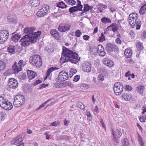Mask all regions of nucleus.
Masks as SVG:
<instances>
[{"instance_id":"nucleus-1","label":"nucleus","mask_w":146,"mask_h":146,"mask_svg":"<svg viewBox=\"0 0 146 146\" xmlns=\"http://www.w3.org/2000/svg\"><path fill=\"white\" fill-rule=\"evenodd\" d=\"M35 29L34 27H27L24 29V32L26 35L22 38L20 41L22 46H27L30 44V42L34 43L36 42L37 39L41 34V32L38 31L36 32H34Z\"/></svg>"},{"instance_id":"nucleus-2","label":"nucleus","mask_w":146,"mask_h":146,"mask_svg":"<svg viewBox=\"0 0 146 146\" xmlns=\"http://www.w3.org/2000/svg\"><path fill=\"white\" fill-rule=\"evenodd\" d=\"M78 55L64 46H63L62 56L60 60L62 63L70 61L71 63L76 64L78 62L77 59Z\"/></svg>"},{"instance_id":"nucleus-3","label":"nucleus","mask_w":146,"mask_h":146,"mask_svg":"<svg viewBox=\"0 0 146 146\" xmlns=\"http://www.w3.org/2000/svg\"><path fill=\"white\" fill-rule=\"evenodd\" d=\"M29 62L37 68H38L42 65V62L41 57L37 54H33L30 56Z\"/></svg>"},{"instance_id":"nucleus-4","label":"nucleus","mask_w":146,"mask_h":146,"mask_svg":"<svg viewBox=\"0 0 146 146\" xmlns=\"http://www.w3.org/2000/svg\"><path fill=\"white\" fill-rule=\"evenodd\" d=\"M123 89V86L121 83L116 82L115 83L113 87V90L116 95H120L122 92Z\"/></svg>"},{"instance_id":"nucleus-5","label":"nucleus","mask_w":146,"mask_h":146,"mask_svg":"<svg viewBox=\"0 0 146 146\" xmlns=\"http://www.w3.org/2000/svg\"><path fill=\"white\" fill-rule=\"evenodd\" d=\"M9 33L7 31H0V44H3L6 41L9 37Z\"/></svg>"},{"instance_id":"nucleus-6","label":"nucleus","mask_w":146,"mask_h":146,"mask_svg":"<svg viewBox=\"0 0 146 146\" xmlns=\"http://www.w3.org/2000/svg\"><path fill=\"white\" fill-rule=\"evenodd\" d=\"M68 73L65 71H62L59 73L58 76L56 79V80L58 81L61 79V81H65L68 80Z\"/></svg>"},{"instance_id":"nucleus-7","label":"nucleus","mask_w":146,"mask_h":146,"mask_svg":"<svg viewBox=\"0 0 146 146\" xmlns=\"http://www.w3.org/2000/svg\"><path fill=\"white\" fill-rule=\"evenodd\" d=\"M8 81V85L10 88L14 89L18 87V84L17 80L13 78H9Z\"/></svg>"},{"instance_id":"nucleus-8","label":"nucleus","mask_w":146,"mask_h":146,"mask_svg":"<svg viewBox=\"0 0 146 146\" xmlns=\"http://www.w3.org/2000/svg\"><path fill=\"white\" fill-rule=\"evenodd\" d=\"M60 24L58 27V31L61 32H64L70 30L71 26L70 24L66 23L64 26H61Z\"/></svg>"},{"instance_id":"nucleus-9","label":"nucleus","mask_w":146,"mask_h":146,"mask_svg":"<svg viewBox=\"0 0 146 146\" xmlns=\"http://www.w3.org/2000/svg\"><path fill=\"white\" fill-rule=\"evenodd\" d=\"M25 133H22L21 134V135L16 138L12 142V143L13 144L17 145L22 142L25 137Z\"/></svg>"},{"instance_id":"nucleus-10","label":"nucleus","mask_w":146,"mask_h":146,"mask_svg":"<svg viewBox=\"0 0 146 146\" xmlns=\"http://www.w3.org/2000/svg\"><path fill=\"white\" fill-rule=\"evenodd\" d=\"M51 35L57 40H60L61 34L56 29H52L50 31Z\"/></svg>"},{"instance_id":"nucleus-11","label":"nucleus","mask_w":146,"mask_h":146,"mask_svg":"<svg viewBox=\"0 0 146 146\" xmlns=\"http://www.w3.org/2000/svg\"><path fill=\"white\" fill-rule=\"evenodd\" d=\"M28 77L29 80H32L38 75L37 73L32 70H27Z\"/></svg>"},{"instance_id":"nucleus-12","label":"nucleus","mask_w":146,"mask_h":146,"mask_svg":"<svg viewBox=\"0 0 146 146\" xmlns=\"http://www.w3.org/2000/svg\"><path fill=\"white\" fill-rule=\"evenodd\" d=\"M112 133L113 137L115 141L117 142V139L119 138L122 135L121 132L118 129H117L115 132H114L113 130H112Z\"/></svg>"},{"instance_id":"nucleus-13","label":"nucleus","mask_w":146,"mask_h":146,"mask_svg":"<svg viewBox=\"0 0 146 146\" xmlns=\"http://www.w3.org/2000/svg\"><path fill=\"white\" fill-rule=\"evenodd\" d=\"M132 17H131V18H129V16L128 19L129 24L132 27V28H133L135 26L137 21L138 20V17L135 18L133 16Z\"/></svg>"},{"instance_id":"nucleus-14","label":"nucleus","mask_w":146,"mask_h":146,"mask_svg":"<svg viewBox=\"0 0 146 146\" xmlns=\"http://www.w3.org/2000/svg\"><path fill=\"white\" fill-rule=\"evenodd\" d=\"M103 64L109 67H111L114 65L113 61L110 59L104 58L103 60Z\"/></svg>"},{"instance_id":"nucleus-15","label":"nucleus","mask_w":146,"mask_h":146,"mask_svg":"<svg viewBox=\"0 0 146 146\" xmlns=\"http://www.w3.org/2000/svg\"><path fill=\"white\" fill-rule=\"evenodd\" d=\"M83 70L85 72H89L91 70V64L90 63L86 62L83 65Z\"/></svg>"},{"instance_id":"nucleus-16","label":"nucleus","mask_w":146,"mask_h":146,"mask_svg":"<svg viewBox=\"0 0 146 146\" xmlns=\"http://www.w3.org/2000/svg\"><path fill=\"white\" fill-rule=\"evenodd\" d=\"M12 68L13 72L15 74H18L20 71L22 70V68L21 69L19 66L17 65L16 62H15V63L13 65Z\"/></svg>"},{"instance_id":"nucleus-17","label":"nucleus","mask_w":146,"mask_h":146,"mask_svg":"<svg viewBox=\"0 0 146 146\" xmlns=\"http://www.w3.org/2000/svg\"><path fill=\"white\" fill-rule=\"evenodd\" d=\"M20 97H19L18 95H17L14 98V100L13 102V104L16 107H19L21 106V102L19 101L20 100Z\"/></svg>"},{"instance_id":"nucleus-18","label":"nucleus","mask_w":146,"mask_h":146,"mask_svg":"<svg viewBox=\"0 0 146 146\" xmlns=\"http://www.w3.org/2000/svg\"><path fill=\"white\" fill-rule=\"evenodd\" d=\"M106 50L109 53H110L113 51L114 45L111 43H107L105 48Z\"/></svg>"},{"instance_id":"nucleus-19","label":"nucleus","mask_w":146,"mask_h":146,"mask_svg":"<svg viewBox=\"0 0 146 146\" xmlns=\"http://www.w3.org/2000/svg\"><path fill=\"white\" fill-rule=\"evenodd\" d=\"M21 37V36L20 35L17 34H14L11 38V41L16 42L18 41Z\"/></svg>"},{"instance_id":"nucleus-20","label":"nucleus","mask_w":146,"mask_h":146,"mask_svg":"<svg viewBox=\"0 0 146 146\" xmlns=\"http://www.w3.org/2000/svg\"><path fill=\"white\" fill-rule=\"evenodd\" d=\"M132 54V51L130 48L126 49L124 51V54L126 58H130Z\"/></svg>"},{"instance_id":"nucleus-21","label":"nucleus","mask_w":146,"mask_h":146,"mask_svg":"<svg viewBox=\"0 0 146 146\" xmlns=\"http://www.w3.org/2000/svg\"><path fill=\"white\" fill-rule=\"evenodd\" d=\"M45 10L46 7H44L37 13V15L39 17L44 16L46 15Z\"/></svg>"},{"instance_id":"nucleus-22","label":"nucleus","mask_w":146,"mask_h":146,"mask_svg":"<svg viewBox=\"0 0 146 146\" xmlns=\"http://www.w3.org/2000/svg\"><path fill=\"white\" fill-rule=\"evenodd\" d=\"M82 11L78 7L76 6H73L70 7L69 9V11L71 13H73L74 12H77L78 11Z\"/></svg>"},{"instance_id":"nucleus-23","label":"nucleus","mask_w":146,"mask_h":146,"mask_svg":"<svg viewBox=\"0 0 146 146\" xmlns=\"http://www.w3.org/2000/svg\"><path fill=\"white\" fill-rule=\"evenodd\" d=\"M13 107L12 104L8 101L3 108L6 110H11Z\"/></svg>"},{"instance_id":"nucleus-24","label":"nucleus","mask_w":146,"mask_h":146,"mask_svg":"<svg viewBox=\"0 0 146 146\" xmlns=\"http://www.w3.org/2000/svg\"><path fill=\"white\" fill-rule=\"evenodd\" d=\"M8 101L3 97L0 96V106L3 108Z\"/></svg>"},{"instance_id":"nucleus-25","label":"nucleus","mask_w":146,"mask_h":146,"mask_svg":"<svg viewBox=\"0 0 146 146\" xmlns=\"http://www.w3.org/2000/svg\"><path fill=\"white\" fill-rule=\"evenodd\" d=\"M84 11H88L89 10H92L93 8L92 6H90L88 4H84Z\"/></svg>"},{"instance_id":"nucleus-26","label":"nucleus","mask_w":146,"mask_h":146,"mask_svg":"<svg viewBox=\"0 0 146 146\" xmlns=\"http://www.w3.org/2000/svg\"><path fill=\"white\" fill-rule=\"evenodd\" d=\"M90 51L91 54L96 55L97 54L98 50L97 48L93 47L90 49Z\"/></svg>"},{"instance_id":"nucleus-27","label":"nucleus","mask_w":146,"mask_h":146,"mask_svg":"<svg viewBox=\"0 0 146 146\" xmlns=\"http://www.w3.org/2000/svg\"><path fill=\"white\" fill-rule=\"evenodd\" d=\"M136 46L138 52L139 51V53L144 48L143 44L140 42H138L136 44Z\"/></svg>"},{"instance_id":"nucleus-28","label":"nucleus","mask_w":146,"mask_h":146,"mask_svg":"<svg viewBox=\"0 0 146 146\" xmlns=\"http://www.w3.org/2000/svg\"><path fill=\"white\" fill-rule=\"evenodd\" d=\"M144 89V86L142 85H141L137 87L136 90L137 91L139 92L140 94L142 95Z\"/></svg>"},{"instance_id":"nucleus-29","label":"nucleus","mask_w":146,"mask_h":146,"mask_svg":"<svg viewBox=\"0 0 146 146\" xmlns=\"http://www.w3.org/2000/svg\"><path fill=\"white\" fill-rule=\"evenodd\" d=\"M31 6L36 7L40 5V2L38 0H33L30 2Z\"/></svg>"},{"instance_id":"nucleus-30","label":"nucleus","mask_w":146,"mask_h":146,"mask_svg":"<svg viewBox=\"0 0 146 146\" xmlns=\"http://www.w3.org/2000/svg\"><path fill=\"white\" fill-rule=\"evenodd\" d=\"M62 82L63 83V88L66 86H69L71 87H73L74 85L71 82L67 81H62Z\"/></svg>"},{"instance_id":"nucleus-31","label":"nucleus","mask_w":146,"mask_h":146,"mask_svg":"<svg viewBox=\"0 0 146 146\" xmlns=\"http://www.w3.org/2000/svg\"><path fill=\"white\" fill-rule=\"evenodd\" d=\"M122 98L126 101L130 100L132 98V96L129 94L125 93L122 95Z\"/></svg>"},{"instance_id":"nucleus-32","label":"nucleus","mask_w":146,"mask_h":146,"mask_svg":"<svg viewBox=\"0 0 146 146\" xmlns=\"http://www.w3.org/2000/svg\"><path fill=\"white\" fill-rule=\"evenodd\" d=\"M15 49L14 46L10 45L8 48L7 51L13 54L15 52Z\"/></svg>"},{"instance_id":"nucleus-33","label":"nucleus","mask_w":146,"mask_h":146,"mask_svg":"<svg viewBox=\"0 0 146 146\" xmlns=\"http://www.w3.org/2000/svg\"><path fill=\"white\" fill-rule=\"evenodd\" d=\"M101 21L105 24L107 23H111V21L109 18H108L105 17H103L101 19Z\"/></svg>"},{"instance_id":"nucleus-34","label":"nucleus","mask_w":146,"mask_h":146,"mask_svg":"<svg viewBox=\"0 0 146 146\" xmlns=\"http://www.w3.org/2000/svg\"><path fill=\"white\" fill-rule=\"evenodd\" d=\"M6 68L5 63L2 61L0 60V72Z\"/></svg>"},{"instance_id":"nucleus-35","label":"nucleus","mask_w":146,"mask_h":146,"mask_svg":"<svg viewBox=\"0 0 146 146\" xmlns=\"http://www.w3.org/2000/svg\"><path fill=\"white\" fill-rule=\"evenodd\" d=\"M64 1L68 5L72 6L75 5L76 3V1L74 0H64Z\"/></svg>"},{"instance_id":"nucleus-36","label":"nucleus","mask_w":146,"mask_h":146,"mask_svg":"<svg viewBox=\"0 0 146 146\" xmlns=\"http://www.w3.org/2000/svg\"><path fill=\"white\" fill-rule=\"evenodd\" d=\"M122 143L123 146H128L129 144V140L127 138H124L122 140Z\"/></svg>"},{"instance_id":"nucleus-37","label":"nucleus","mask_w":146,"mask_h":146,"mask_svg":"<svg viewBox=\"0 0 146 146\" xmlns=\"http://www.w3.org/2000/svg\"><path fill=\"white\" fill-rule=\"evenodd\" d=\"M18 96L19 97H20V100H19L20 102H21V105H22L23 104H24L25 102V98H24V96L21 95H18Z\"/></svg>"},{"instance_id":"nucleus-38","label":"nucleus","mask_w":146,"mask_h":146,"mask_svg":"<svg viewBox=\"0 0 146 146\" xmlns=\"http://www.w3.org/2000/svg\"><path fill=\"white\" fill-rule=\"evenodd\" d=\"M136 24V29L137 30L140 29L141 25V22L140 19H138L137 21Z\"/></svg>"},{"instance_id":"nucleus-39","label":"nucleus","mask_w":146,"mask_h":146,"mask_svg":"<svg viewBox=\"0 0 146 146\" xmlns=\"http://www.w3.org/2000/svg\"><path fill=\"white\" fill-rule=\"evenodd\" d=\"M64 5H65V3L62 1H61L57 3L56 6L60 8L64 9Z\"/></svg>"},{"instance_id":"nucleus-40","label":"nucleus","mask_w":146,"mask_h":146,"mask_svg":"<svg viewBox=\"0 0 146 146\" xmlns=\"http://www.w3.org/2000/svg\"><path fill=\"white\" fill-rule=\"evenodd\" d=\"M54 86L56 88H63V83L62 82L61 83L57 82L55 84Z\"/></svg>"},{"instance_id":"nucleus-41","label":"nucleus","mask_w":146,"mask_h":146,"mask_svg":"<svg viewBox=\"0 0 146 146\" xmlns=\"http://www.w3.org/2000/svg\"><path fill=\"white\" fill-rule=\"evenodd\" d=\"M106 40L105 36L103 33H102L101 34V36L99 38V41L100 42H102Z\"/></svg>"},{"instance_id":"nucleus-42","label":"nucleus","mask_w":146,"mask_h":146,"mask_svg":"<svg viewBox=\"0 0 146 146\" xmlns=\"http://www.w3.org/2000/svg\"><path fill=\"white\" fill-rule=\"evenodd\" d=\"M144 6L143 5L140 8L139 11V13L141 15H143L145 13V10L144 9Z\"/></svg>"},{"instance_id":"nucleus-43","label":"nucleus","mask_w":146,"mask_h":146,"mask_svg":"<svg viewBox=\"0 0 146 146\" xmlns=\"http://www.w3.org/2000/svg\"><path fill=\"white\" fill-rule=\"evenodd\" d=\"M77 2L78 3L77 4L76 6L82 10L83 6L81 4V2L79 0H77Z\"/></svg>"},{"instance_id":"nucleus-44","label":"nucleus","mask_w":146,"mask_h":146,"mask_svg":"<svg viewBox=\"0 0 146 146\" xmlns=\"http://www.w3.org/2000/svg\"><path fill=\"white\" fill-rule=\"evenodd\" d=\"M140 121L141 122H145L146 119V115H144L139 118Z\"/></svg>"},{"instance_id":"nucleus-45","label":"nucleus","mask_w":146,"mask_h":146,"mask_svg":"<svg viewBox=\"0 0 146 146\" xmlns=\"http://www.w3.org/2000/svg\"><path fill=\"white\" fill-rule=\"evenodd\" d=\"M75 36L77 37H80L81 36L82 33L79 30H77L75 32Z\"/></svg>"},{"instance_id":"nucleus-46","label":"nucleus","mask_w":146,"mask_h":146,"mask_svg":"<svg viewBox=\"0 0 146 146\" xmlns=\"http://www.w3.org/2000/svg\"><path fill=\"white\" fill-rule=\"evenodd\" d=\"M98 6L99 7V8H101L102 10H104L107 8V6L106 5H103V4H99Z\"/></svg>"},{"instance_id":"nucleus-47","label":"nucleus","mask_w":146,"mask_h":146,"mask_svg":"<svg viewBox=\"0 0 146 146\" xmlns=\"http://www.w3.org/2000/svg\"><path fill=\"white\" fill-rule=\"evenodd\" d=\"M78 107L82 110H83L84 109V105L81 102H79L78 104Z\"/></svg>"},{"instance_id":"nucleus-48","label":"nucleus","mask_w":146,"mask_h":146,"mask_svg":"<svg viewBox=\"0 0 146 146\" xmlns=\"http://www.w3.org/2000/svg\"><path fill=\"white\" fill-rule=\"evenodd\" d=\"M98 50L100 51V52L104 51V48L101 44H99L98 45Z\"/></svg>"},{"instance_id":"nucleus-49","label":"nucleus","mask_w":146,"mask_h":146,"mask_svg":"<svg viewBox=\"0 0 146 146\" xmlns=\"http://www.w3.org/2000/svg\"><path fill=\"white\" fill-rule=\"evenodd\" d=\"M26 75L24 73H21L19 74V77L21 79L24 80L26 78Z\"/></svg>"},{"instance_id":"nucleus-50","label":"nucleus","mask_w":146,"mask_h":146,"mask_svg":"<svg viewBox=\"0 0 146 146\" xmlns=\"http://www.w3.org/2000/svg\"><path fill=\"white\" fill-rule=\"evenodd\" d=\"M46 105V102H44L38 108L36 109V111H38L40 110L42 108L44 107Z\"/></svg>"},{"instance_id":"nucleus-51","label":"nucleus","mask_w":146,"mask_h":146,"mask_svg":"<svg viewBox=\"0 0 146 146\" xmlns=\"http://www.w3.org/2000/svg\"><path fill=\"white\" fill-rule=\"evenodd\" d=\"M23 62V60H20L18 63H17V65L19 66V67L21 69L22 68V66Z\"/></svg>"},{"instance_id":"nucleus-52","label":"nucleus","mask_w":146,"mask_h":146,"mask_svg":"<svg viewBox=\"0 0 146 146\" xmlns=\"http://www.w3.org/2000/svg\"><path fill=\"white\" fill-rule=\"evenodd\" d=\"M142 137L140 135H139L138 136V140L140 144H143L144 143L143 141V140L142 139Z\"/></svg>"},{"instance_id":"nucleus-53","label":"nucleus","mask_w":146,"mask_h":146,"mask_svg":"<svg viewBox=\"0 0 146 146\" xmlns=\"http://www.w3.org/2000/svg\"><path fill=\"white\" fill-rule=\"evenodd\" d=\"M125 89L126 91H131L132 90V88L131 86L127 85L125 87Z\"/></svg>"},{"instance_id":"nucleus-54","label":"nucleus","mask_w":146,"mask_h":146,"mask_svg":"<svg viewBox=\"0 0 146 146\" xmlns=\"http://www.w3.org/2000/svg\"><path fill=\"white\" fill-rule=\"evenodd\" d=\"M104 76L102 74H100L98 75V79L100 81H102L104 80Z\"/></svg>"},{"instance_id":"nucleus-55","label":"nucleus","mask_w":146,"mask_h":146,"mask_svg":"<svg viewBox=\"0 0 146 146\" xmlns=\"http://www.w3.org/2000/svg\"><path fill=\"white\" fill-rule=\"evenodd\" d=\"M59 69V68L56 67H51L50 68L48 69L49 71H50L51 72L54 70H58Z\"/></svg>"},{"instance_id":"nucleus-56","label":"nucleus","mask_w":146,"mask_h":146,"mask_svg":"<svg viewBox=\"0 0 146 146\" xmlns=\"http://www.w3.org/2000/svg\"><path fill=\"white\" fill-rule=\"evenodd\" d=\"M129 18H131V17H134L135 18L137 17L138 16V14L135 13H132L130 14L129 15Z\"/></svg>"},{"instance_id":"nucleus-57","label":"nucleus","mask_w":146,"mask_h":146,"mask_svg":"<svg viewBox=\"0 0 146 146\" xmlns=\"http://www.w3.org/2000/svg\"><path fill=\"white\" fill-rule=\"evenodd\" d=\"M80 78L79 75H77L75 76L74 79V81L76 82L78 81Z\"/></svg>"},{"instance_id":"nucleus-58","label":"nucleus","mask_w":146,"mask_h":146,"mask_svg":"<svg viewBox=\"0 0 146 146\" xmlns=\"http://www.w3.org/2000/svg\"><path fill=\"white\" fill-rule=\"evenodd\" d=\"M42 82V81L41 80H38L34 82L33 85L34 86H35L41 83Z\"/></svg>"},{"instance_id":"nucleus-59","label":"nucleus","mask_w":146,"mask_h":146,"mask_svg":"<svg viewBox=\"0 0 146 146\" xmlns=\"http://www.w3.org/2000/svg\"><path fill=\"white\" fill-rule=\"evenodd\" d=\"M111 29L112 30V31L114 32H116L118 29V28L117 26H114L113 27L111 28Z\"/></svg>"},{"instance_id":"nucleus-60","label":"nucleus","mask_w":146,"mask_h":146,"mask_svg":"<svg viewBox=\"0 0 146 146\" xmlns=\"http://www.w3.org/2000/svg\"><path fill=\"white\" fill-rule=\"evenodd\" d=\"M90 38V36L87 35H84L83 36V39L85 40H88Z\"/></svg>"},{"instance_id":"nucleus-61","label":"nucleus","mask_w":146,"mask_h":146,"mask_svg":"<svg viewBox=\"0 0 146 146\" xmlns=\"http://www.w3.org/2000/svg\"><path fill=\"white\" fill-rule=\"evenodd\" d=\"M131 75V72L129 71H128L126 72L125 74V76L126 77H128Z\"/></svg>"},{"instance_id":"nucleus-62","label":"nucleus","mask_w":146,"mask_h":146,"mask_svg":"<svg viewBox=\"0 0 146 146\" xmlns=\"http://www.w3.org/2000/svg\"><path fill=\"white\" fill-rule=\"evenodd\" d=\"M51 73V72L50 71H49V70L48 69L46 72V79H47V78L49 77Z\"/></svg>"},{"instance_id":"nucleus-63","label":"nucleus","mask_w":146,"mask_h":146,"mask_svg":"<svg viewBox=\"0 0 146 146\" xmlns=\"http://www.w3.org/2000/svg\"><path fill=\"white\" fill-rule=\"evenodd\" d=\"M141 36L144 38H146V32L145 31H144L141 35Z\"/></svg>"},{"instance_id":"nucleus-64","label":"nucleus","mask_w":146,"mask_h":146,"mask_svg":"<svg viewBox=\"0 0 146 146\" xmlns=\"http://www.w3.org/2000/svg\"><path fill=\"white\" fill-rule=\"evenodd\" d=\"M106 54L105 52H104V51L100 52L99 53V55L101 56H104Z\"/></svg>"}]
</instances>
